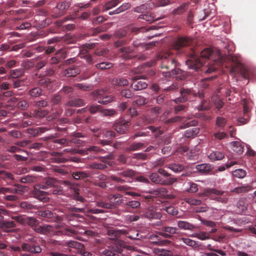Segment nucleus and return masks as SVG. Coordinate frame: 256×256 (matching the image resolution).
Returning a JSON list of instances; mask_svg holds the SVG:
<instances>
[{
    "label": "nucleus",
    "mask_w": 256,
    "mask_h": 256,
    "mask_svg": "<svg viewBox=\"0 0 256 256\" xmlns=\"http://www.w3.org/2000/svg\"><path fill=\"white\" fill-rule=\"evenodd\" d=\"M130 124V121L129 120H120L114 124V130L120 134H124Z\"/></svg>",
    "instance_id": "obj_13"
},
{
    "label": "nucleus",
    "mask_w": 256,
    "mask_h": 256,
    "mask_svg": "<svg viewBox=\"0 0 256 256\" xmlns=\"http://www.w3.org/2000/svg\"><path fill=\"white\" fill-rule=\"evenodd\" d=\"M180 96L174 100V102L176 103L184 102L188 100H192L194 97H198L202 99L204 97V94L200 91L198 92L191 88H182L180 92Z\"/></svg>",
    "instance_id": "obj_2"
},
{
    "label": "nucleus",
    "mask_w": 256,
    "mask_h": 256,
    "mask_svg": "<svg viewBox=\"0 0 256 256\" xmlns=\"http://www.w3.org/2000/svg\"><path fill=\"white\" fill-rule=\"evenodd\" d=\"M128 80L124 77L114 78L112 80V86L117 90H119L120 87L128 86Z\"/></svg>",
    "instance_id": "obj_14"
},
{
    "label": "nucleus",
    "mask_w": 256,
    "mask_h": 256,
    "mask_svg": "<svg viewBox=\"0 0 256 256\" xmlns=\"http://www.w3.org/2000/svg\"><path fill=\"white\" fill-rule=\"evenodd\" d=\"M141 76H134L131 78L132 83L130 88L135 91L140 90L146 88L148 84L143 80H142Z\"/></svg>",
    "instance_id": "obj_9"
},
{
    "label": "nucleus",
    "mask_w": 256,
    "mask_h": 256,
    "mask_svg": "<svg viewBox=\"0 0 256 256\" xmlns=\"http://www.w3.org/2000/svg\"><path fill=\"white\" fill-rule=\"evenodd\" d=\"M199 128H192L186 130L184 132V136L187 138H194L200 132Z\"/></svg>",
    "instance_id": "obj_27"
},
{
    "label": "nucleus",
    "mask_w": 256,
    "mask_h": 256,
    "mask_svg": "<svg viewBox=\"0 0 256 256\" xmlns=\"http://www.w3.org/2000/svg\"><path fill=\"white\" fill-rule=\"evenodd\" d=\"M162 232H158V234L164 238H170L172 235L177 234L178 232V228L176 227L164 226L161 228Z\"/></svg>",
    "instance_id": "obj_12"
},
{
    "label": "nucleus",
    "mask_w": 256,
    "mask_h": 256,
    "mask_svg": "<svg viewBox=\"0 0 256 256\" xmlns=\"http://www.w3.org/2000/svg\"><path fill=\"white\" fill-rule=\"evenodd\" d=\"M38 216L46 220L52 218L54 216L53 213L50 210H40L38 212Z\"/></svg>",
    "instance_id": "obj_34"
},
{
    "label": "nucleus",
    "mask_w": 256,
    "mask_h": 256,
    "mask_svg": "<svg viewBox=\"0 0 256 256\" xmlns=\"http://www.w3.org/2000/svg\"><path fill=\"white\" fill-rule=\"evenodd\" d=\"M44 187H46L44 190L47 191H52L55 190H60L59 194H55L54 195H60L63 192L62 188L58 185V181L54 178L52 177H48L44 179L42 184H40Z\"/></svg>",
    "instance_id": "obj_5"
},
{
    "label": "nucleus",
    "mask_w": 256,
    "mask_h": 256,
    "mask_svg": "<svg viewBox=\"0 0 256 256\" xmlns=\"http://www.w3.org/2000/svg\"><path fill=\"white\" fill-rule=\"evenodd\" d=\"M250 190V186L248 184H243L234 188L232 192L236 193H241L248 191Z\"/></svg>",
    "instance_id": "obj_52"
},
{
    "label": "nucleus",
    "mask_w": 256,
    "mask_h": 256,
    "mask_svg": "<svg viewBox=\"0 0 256 256\" xmlns=\"http://www.w3.org/2000/svg\"><path fill=\"white\" fill-rule=\"evenodd\" d=\"M29 106V103L26 100L19 98L16 106L20 110H25L28 108Z\"/></svg>",
    "instance_id": "obj_38"
},
{
    "label": "nucleus",
    "mask_w": 256,
    "mask_h": 256,
    "mask_svg": "<svg viewBox=\"0 0 256 256\" xmlns=\"http://www.w3.org/2000/svg\"><path fill=\"white\" fill-rule=\"evenodd\" d=\"M186 64L189 69L200 70L202 73L206 74H211L216 70L215 66H209L206 63V65H204L202 60L200 58H194L188 60L186 62Z\"/></svg>",
    "instance_id": "obj_1"
},
{
    "label": "nucleus",
    "mask_w": 256,
    "mask_h": 256,
    "mask_svg": "<svg viewBox=\"0 0 256 256\" xmlns=\"http://www.w3.org/2000/svg\"><path fill=\"white\" fill-rule=\"evenodd\" d=\"M54 138V136L53 135L44 138L46 140H52L50 141L48 143V144H50L49 147L50 149L60 148L64 146H68L70 145V142L68 139L63 138L52 140Z\"/></svg>",
    "instance_id": "obj_7"
},
{
    "label": "nucleus",
    "mask_w": 256,
    "mask_h": 256,
    "mask_svg": "<svg viewBox=\"0 0 256 256\" xmlns=\"http://www.w3.org/2000/svg\"><path fill=\"white\" fill-rule=\"evenodd\" d=\"M187 184L189 186V188L186 190V192L190 193H195L198 191V188L196 184L192 182H187Z\"/></svg>",
    "instance_id": "obj_45"
},
{
    "label": "nucleus",
    "mask_w": 256,
    "mask_h": 256,
    "mask_svg": "<svg viewBox=\"0 0 256 256\" xmlns=\"http://www.w3.org/2000/svg\"><path fill=\"white\" fill-rule=\"evenodd\" d=\"M230 72L232 76L234 75L237 72H240L244 78L246 80L248 79V75L245 72H243V70H242V68L232 66L230 69Z\"/></svg>",
    "instance_id": "obj_55"
},
{
    "label": "nucleus",
    "mask_w": 256,
    "mask_h": 256,
    "mask_svg": "<svg viewBox=\"0 0 256 256\" xmlns=\"http://www.w3.org/2000/svg\"><path fill=\"white\" fill-rule=\"evenodd\" d=\"M28 94L32 98H37L42 94V90L40 88L36 86L30 89Z\"/></svg>",
    "instance_id": "obj_24"
},
{
    "label": "nucleus",
    "mask_w": 256,
    "mask_h": 256,
    "mask_svg": "<svg viewBox=\"0 0 256 256\" xmlns=\"http://www.w3.org/2000/svg\"><path fill=\"white\" fill-rule=\"evenodd\" d=\"M188 3H184L182 5L180 6L177 8L172 10V13L173 14H180L184 12L188 8Z\"/></svg>",
    "instance_id": "obj_39"
},
{
    "label": "nucleus",
    "mask_w": 256,
    "mask_h": 256,
    "mask_svg": "<svg viewBox=\"0 0 256 256\" xmlns=\"http://www.w3.org/2000/svg\"><path fill=\"white\" fill-rule=\"evenodd\" d=\"M182 72V70L180 68L174 66V68H172V69L169 71L163 72L162 75L166 78H170L176 74H180Z\"/></svg>",
    "instance_id": "obj_26"
},
{
    "label": "nucleus",
    "mask_w": 256,
    "mask_h": 256,
    "mask_svg": "<svg viewBox=\"0 0 256 256\" xmlns=\"http://www.w3.org/2000/svg\"><path fill=\"white\" fill-rule=\"evenodd\" d=\"M12 218L22 224H28L31 227L36 226L38 224V222L34 217L22 216H17L12 217Z\"/></svg>",
    "instance_id": "obj_10"
},
{
    "label": "nucleus",
    "mask_w": 256,
    "mask_h": 256,
    "mask_svg": "<svg viewBox=\"0 0 256 256\" xmlns=\"http://www.w3.org/2000/svg\"><path fill=\"white\" fill-rule=\"evenodd\" d=\"M19 181L22 183L30 184L36 182V178L31 175H26L21 177Z\"/></svg>",
    "instance_id": "obj_37"
},
{
    "label": "nucleus",
    "mask_w": 256,
    "mask_h": 256,
    "mask_svg": "<svg viewBox=\"0 0 256 256\" xmlns=\"http://www.w3.org/2000/svg\"><path fill=\"white\" fill-rule=\"evenodd\" d=\"M144 144L142 142H134L130 144L128 147L126 148V150L127 152H132L138 150L142 148Z\"/></svg>",
    "instance_id": "obj_36"
},
{
    "label": "nucleus",
    "mask_w": 256,
    "mask_h": 256,
    "mask_svg": "<svg viewBox=\"0 0 256 256\" xmlns=\"http://www.w3.org/2000/svg\"><path fill=\"white\" fill-rule=\"evenodd\" d=\"M87 150L93 154H104L106 152V150L101 148L98 146H90L87 148Z\"/></svg>",
    "instance_id": "obj_47"
},
{
    "label": "nucleus",
    "mask_w": 256,
    "mask_h": 256,
    "mask_svg": "<svg viewBox=\"0 0 256 256\" xmlns=\"http://www.w3.org/2000/svg\"><path fill=\"white\" fill-rule=\"evenodd\" d=\"M120 3L119 0H111L106 2L102 6L104 12L107 11L118 5Z\"/></svg>",
    "instance_id": "obj_32"
},
{
    "label": "nucleus",
    "mask_w": 256,
    "mask_h": 256,
    "mask_svg": "<svg viewBox=\"0 0 256 256\" xmlns=\"http://www.w3.org/2000/svg\"><path fill=\"white\" fill-rule=\"evenodd\" d=\"M175 62L176 61L174 59H168L165 58L162 60L161 67L162 68L172 69L174 66H176Z\"/></svg>",
    "instance_id": "obj_25"
},
{
    "label": "nucleus",
    "mask_w": 256,
    "mask_h": 256,
    "mask_svg": "<svg viewBox=\"0 0 256 256\" xmlns=\"http://www.w3.org/2000/svg\"><path fill=\"white\" fill-rule=\"evenodd\" d=\"M198 124V121L196 120L184 122L180 126V129H184L190 126H194Z\"/></svg>",
    "instance_id": "obj_61"
},
{
    "label": "nucleus",
    "mask_w": 256,
    "mask_h": 256,
    "mask_svg": "<svg viewBox=\"0 0 256 256\" xmlns=\"http://www.w3.org/2000/svg\"><path fill=\"white\" fill-rule=\"evenodd\" d=\"M210 104L209 102L205 99L201 100L200 104L196 106L195 109L198 111L206 110L209 109Z\"/></svg>",
    "instance_id": "obj_35"
},
{
    "label": "nucleus",
    "mask_w": 256,
    "mask_h": 256,
    "mask_svg": "<svg viewBox=\"0 0 256 256\" xmlns=\"http://www.w3.org/2000/svg\"><path fill=\"white\" fill-rule=\"evenodd\" d=\"M211 162L220 160L224 158V154L223 152L218 150L212 151L208 156Z\"/></svg>",
    "instance_id": "obj_20"
},
{
    "label": "nucleus",
    "mask_w": 256,
    "mask_h": 256,
    "mask_svg": "<svg viewBox=\"0 0 256 256\" xmlns=\"http://www.w3.org/2000/svg\"><path fill=\"white\" fill-rule=\"evenodd\" d=\"M177 225L178 230H188L192 231L196 228V226L195 225L184 220H178L177 222Z\"/></svg>",
    "instance_id": "obj_15"
},
{
    "label": "nucleus",
    "mask_w": 256,
    "mask_h": 256,
    "mask_svg": "<svg viewBox=\"0 0 256 256\" xmlns=\"http://www.w3.org/2000/svg\"><path fill=\"white\" fill-rule=\"evenodd\" d=\"M45 188L39 184L35 185L32 190V194L34 198L42 202H46L49 200V198L48 196V195L60 194V190H55L52 191H47L44 190Z\"/></svg>",
    "instance_id": "obj_3"
},
{
    "label": "nucleus",
    "mask_w": 256,
    "mask_h": 256,
    "mask_svg": "<svg viewBox=\"0 0 256 256\" xmlns=\"http://www.w3.org/2000/svg\"><path fill=\"white\" fill-rule=\"evenodd\" d=\"M149 178L152 182L162 185H171L177 180V179L175 178H170L165 180L156 172L150 174L149 175Z\"/></svg>",
    "instance_id": "obj_8"
},
{
    "label": "nucleus",
    "mask_w": 256,
    "mask_h": 256,
    "mask_svg": "<svg viewBox=\"0 0 256 256\" xmlns=\"http://www.w3.org/2000/svg\"><path fill=\"white\" fill-rule=\"evenodd\" d=\"M118 174L124 178H133L136 174V172L131 169H126L118 173Z\"/></svg>",
    "instance_id": "obj_43"
},
{
    "label": "nucleus",
    "mask_w": 256,
    "mask_h": 256,
    "mask_svg": "<svg viewBox=\"0 0 256 256\" xmlns=\"http://www.w3.org/2000/svg\"><path fill=\"white\" fill-rule=\"evenodd\" d=\"M232 150L236 153L240 154L244 152V146L241 142L238 141L232 142L230 143Z\"/></svg>",
    "instance_id": "obj_30"
},
{
    "label": "nucleus",
    "mask_w": 256,
    "mask_h": 256,
    "mask_svg": "<svg viewBox=\"0 0 256 256\" xmlns=\"http://www.w3.org/2000/svg\"><path fill=\"white\" fill-rule=\"evenodd\" d=\"M72 176L73 178L76 180L84 179L90 176V174L88 173L81 170H76L72 172Z\"/></svg>",
    "instance_id": "obj_28"
},
{
    "label": "nucleus",
    "mask_w": 256,
    "mask_h": 256,
    "mask_svg": "<svg viewBox=\"0 0 256 256\" xmlns=\"http://www.w3.org/2000/svg\"><path fill=\"white\" fill-rule=\"evenodd\" d=\"M180 242H183L184 244L194 248H197L200 246L198 242L187 238H181L180 240Z\"/></svg>",
    "instance_id": "obj_29"
},
{
    "label": "nucleus",
    "mask_w": 256,
    "mask_h": 256,
    "mask_svg": "<svg viewBox=\"0 0 256 256\" xmlns=\"http://www.w3.org/2000/svg\"><path fill=\"white\" fill-rule=\"evenodd\" d=\"M148 154L144 152L135 153L133 154V158L138 160H146Z\"/></svg>",
    "instance_id": "obj_64"
},
{
    "label": "nucleus",
    "mask_w": 256,
    "mask_h": 256,
    "mask_svg": "<svg viewBox=\"0 0 256 256\" xmlns=\"http://www.w3.org/2000/svg\"><path fill=\"white\" fill-rule=\"evenodd\" d=\"M113 100V97L111 96H106L100 98L98 100V102L102 104H107Z\"/></svg>",
    "instance_id": "obj_58"
},
{
    "label": "nucleus",
    "mask_w": 256,
    "mask_h": 256,
    "mask_svg": "<svg viewBox=\"0 0 256 256\" xmlns=\"http://www.w3.org/2000/svg\"><path fill=\"white\" fill-rule=\"evenodd\" d=\"M196 172H198L202 174H206L212 170V167L210 164L204 163L197 164L196 166Z\"/></svg>",
    "instance_id": "obj_16"
},
{
    "label": "nucleus",
    "mask_w": 256,
    "mask_h": 256,
    "mask_svg": "<svg viewBox=\"0 0 256 256\" xmlns=\"http://www.w3.org/2000/svg\"><path fill=\"white\" fill-rule=\"evenodd\" d=\"M142 216L148 219L159 220L162 218V214L160 210H158L154 206H150Z\"/></svg>",
    "instance_id": "obj_11"
},
{
    "label": "nucleus",
    "mask_w": 256,
    "mask_h": 256,
    "mask_svg": "<svg viewBox=\"0 0 256 256\" xmlns=\"http://www.w3.org/2000/svg\"><path fill=\"white\" fill-rule=\"evenodd\" d=\"M6 150L10 153H16V152H25L28 154V153L26 151L22 150L20 148L18 147L15 144L14 145L10 146L6 148Z\"/></svg>",
    "instance_id": "obj_48"
},
{
    "label": "nucleus",
    "mask_w": 256,
    "mask_h": 256,
    "mask_svg": "<svg viewBox=\"0 0 256 256\" xmlns=\"http://www.w3.org/2000/svg\"><path fill=\"white\" fill-rule=\"evenodd\" d=\"M190 42L188 38H179L176 42L174 46L176 49L179 50L180 48L188 46L190 44Z\"/></svg>",
    "instance_id": "obj_21"
},
{
    "label": "nucleus",
    "mask_w": 256,
    "mask_h": 256,
    "mask_svg": "<svg viewBox=\"0 0 256 256\" xmlns=\"http://www.w3.org/2000/svg\"><path fill=\"white\" fill-rule=\"evenodd\" d=\"M16 226V224L14 221L10 220H2L0 223V227L5 232H11L12 230V228H14Z\"/></svg>",
    "instance_id": "obj_18"
},
{
    "label": "nucleus",
    "mask_w": 256,
    "mask_h": 256,
    "mask_svg": "<svg viewBox=\"0 0 256 256\" xmlns=\"http://www.w3.org/2000/svg\"><path fill=\"white\" fill-rule=\"evenodd\" d=\"M51 226L48 224H42L34 228V230L40 234H46L49 232Z\"/></svg>",
    "instance_id": "obj_31"
},
{
    "label": "nucleus",
    "mask_w": 256,
    "mask_h": 256,
    "mask_svg": "<svg viewBox=\"0 0 256 256\" xmlns=\"http://www.w3.org/2000/svg\"><path fill=\"white\" fill-rule=\"evenodd\" d=\"M133 98L136 100L133 102V104H136L140 106L146 103V99L144 96H135Z\"/></svg>",
    "instance_id": "obj_46"
},
{
    "label": "nucleus",
    "mask_w": 256,
    "mask_h": 256,
    "mask_svg": "<svg viewBox=\"0 0 256 256\" xmlns=\"http://www.w3.org/2000/svg\"><path fill=\"white\" fill-rule=\"evenodd\" d=\"M34 106L40 109L46 108L48 105V102L46 100H42L34 102Z\"/></svg>",
    "instance_id": "obj_60"
},
{
    "label": "nucleus",
    "mask_w": 256,
    "mask_h": 256,
    "mask_svg": "<svg viewBox=\"0 0 256 256\" xmlns=\"http://www.w3.org/2000/svg\"><path fill=\"white\" fill-rule=\"evenodd\" d=\"M116 113L114 109H104L102 108L101 114L103 116H112Z\"/></svg>",
    "instance_id": "obj_62"
},
{
    "label": "nucleus",
    "mask_w": 256,
    "mask_h": 256,
    "mask_svg": "<svg viewBox=\"0 0 256 256\" xmlns=\"http://www.w3.org/2000/svg\"><path fill=\"white\" fill-rule=\"evenodd\" d=\"M102 108V106L97 104H93L88 106V110L91 114H95L98 112L101 113Z\"/></svg>",
    "instance_id": "obj_50"
},
{
    "label": "nucleus",
    "mask_w": 256,
    "mask_h": 256,
    "mask_svg": "<svg viewBox=\"0 0 256 256\" xmlns=\"http://www.w3.org/2000/svg\"><path fill=\"white\" fill-rule=\"evenodd\" d=\"M80 72V68L78 66H72L66 69L64 72V76L66 77L74 76Z\"/></svg>",
    "instance_id": "obj_17"
},
{
    "label": "nucleus",
    "mask_w": 256,
    "mask_h": 256,
    "mask_svg": "<svg viewBox=\"0 0 256 256\" xmlns=\"http://www.w3.org/2000/svg\"><path fill=\"white\" fill-rule=\"evenodd\" d=\"M120 96L126 98H133L134 96V92L129 88H124L120 92Z\"/></svg>",
    "instance_id": "obj_41"
},
{
    "label": "nucleus",
    "mask_w": 256,
    "mask_h": 256,
    "mask_svg": "<svg viewBox=\"0 0 256 256\" xmlns=\"http://www.w3.org/2000/svg\"><path fill=\"white\" fill-rule=\"evenodd\" d=\"M126 34L127 32L125 30L120 29L114 32V36L116 38H120L126 36Z\"/></svg>",
    "instance_id": "obj_63"
},
{
    "label": "nucleus",
    "mask_w": 256,
    "mask_h": 256,
    "mask_svg": "<svg viewBox=\"0 0 256 256\" xmlns=\"http://www.w3.org/2000/svg\"><path fill=\"white\" fill-rule=\"evenodd\" d=\"M86 104L84 100L80 98L72 99L68 100L66 104V106L80 107Z\"/></svg>",
    "instance_id": "obj_22"
},
{
    "label": "nucleus",
    "mask_w": 256,
    "mask_h": 256,
    "mask_svg": "<svg viewBox=\"0 0 256 256\" xmlns=\"http://www.w3.org/2000/svg\"><path fill=\"white\" fill-rule=\"evenodd\" d=\"M226 124V120L222 116H218L216 120V126L220 128H223Z\"/></svg>",
    "instance_id": "obj_54"
},
{
    "label": "nucleus",
    "mask_w": 256,
    "mask_h": 256,
    "mask_svg": "<svg viewBox=\"0 0 256 256\" xmlns=\"http://www.w3.org/2000/svg\"><path fill=\"white\" fill-rule=\"evenodd\" d=\"M16 188H10V193L16 194L20 195H22L24 192V186L20 184H14Z\"/></svg>",
    "instance_id": "obj_42"
},
{
    "label": "nucleus",
    "mask_w": 256,
    "mask_h": 256,
    "mask_svg": "<svg viewBox=\"0 0 256 256\" xmlns=\"http://www.w3.org/2000/svg\"><path fill=\"white\" fill-rule=\"evenodd\" d=\"M232 174L233 176L238 178H242L246 175V171L242 168L236 169Z\"/></svg>",
    "instance_id": "obj_40"
},
{
    "label": "nucleus",
    "mask_w": 256,
    "mask_h": 256,
    "mask_svg": "<svg viewBox=\"0 0 256 256\" xmlns=\"http://www.w3.org/2000/svg\"><path fill=\"white\" fill-rule=\"evenodd\" d=\"M70 2L68 0L57 3L56 6L53 8L52 16L58 18L64 16L70 6Z\"/></svg>",
    "instance_id": "obj_6"
},
{
    "label": "nucleus",
    "mask_w": 256,
    "mask_h": 256,
    "mask_svg": "<svg viewBox=\"0 0 256 256\" xmlns=\"http://www.w3.org/2000/svg\"><path fill=\"white\" fill-rule=\"evenodd\" d=\"M190 236L197 238L202 240H204L210 238V234L204 232L194 233L190 235Z\"/></svg>",
    "instance_id": "obj_33"
},
{
    "label": "nucleus",
    "mask_w": 256,
    "mask_h": 256,
    "mask_svg": "<svg viewBox=\"0 0 256 256\" xmlns=\"http://www.w3.org/2000/svg\"><path fill=\"white\" fill-rule=\"evenodd\" d=\"M20 207L26 210H31L36 209V206L32 204L30 202L24 201L22 202L20 204Z\"/></svg>",
    "instance_id": "obj_49"
},
{
    "label": "nucleus",
    "mask_w": 256,
    "mask_h": 256,
    "mask_svg": "<svg viewBox=\"0 0 256 256\" xmlns=\"http://www.w3.org/2000/svg\"><path fill=\"white\" fill-rule=\"evenodd\" d=\"M166 168L170 169L174 172L178 173L184 170V166L182 164L174 162L166 164Z\"/></svg>",
    "instance_id": "obj_23"
},
{
    "label": "nucleus",
    "mask_w": 256,
    "mask_h": 256,
    "mask_svg": "<svg viewBox=\"0 0 256 256\" xmlns=\"http://www.w3.org/2000/svg\"><path fill=\"white\" fill-rule=\"evenodd\" d=\"M212 100L213 101L216 108L218 110L224 106V102L218 96H213Z\"/></svg>",
    "instance_id": "obj_56"
},
{
    "label": "nucleus",
    "mask_w": 256,
    "mask_h": 256,
    "mask_svg": "<svg viewBox=\"0 0 256 256\" xmlns=\"http://www.w3.org/2000/svg\"><path fill=\"white\" fill-rule=\"evenodd\" d=\"M65 245L70 248H74L78 249L81 248L82 247V244L81 243L74 240L66 241L65 242Z\"/></svg>",
    "instance_id": "obj_51"
},
{
    "label": "nucleus",
    "mask_w": 256,
    "mask_h": 256,
    "mask_svg": "<svg viewBox=\"0 0 256 256\" xmlns=\"http://www.w3.org/2000/svg\"><path fill=\"white\" fill-rule=\"evenodd\" d=\"M23 72L22 68L14 69L10 71V75L12 78H16L22 76Z\"/></svg>",
    "instance_id": "obj_53"
},
{
    "label": "nucleus",
    "mask_w": 256,
    "mask_h": 256,
    "mask_svg": "<svg viewBox=\"0 0 256 256\" xmlns=\"http://www.w3.org/2000/svg\"><path fill=\"white\" fill-rule=\"evenodd\" d=\"M22 250L32 254L41 252L42 248L34 238H30L22 245Z\"/></svg>",
    "instance_id": "obj_4"
},
{
    "label": "nucleus",
    "mask_w": 256,
    "mask_h": 256,
    "mask_svg": "<svg viewBox=\"0 0 256 256\" xmlns=\"http://www.w3.org/2000/svg\"><path fill=\"white\" fill-rule=\"evenodd\" d=\"M112 66V64L108 62H102L96 65V68L102 70L110 68Z\"/></svg>",
    "instance_id": "obj_57"
},
{
    "label": "nucleus",
    "mask_w": 256,
    "mask_h": 256,
    "mask_svg": "<svg viewBox=\"0 0 256 256\" xmlns=\"http://www.w3.org/2000/svg\"><path fill=\"white\" fill-rule=\"evenodd\" d=\"M109 200L112 208L114 209L117 206H120L123 200L120 194H112L109 196Z\"/></svg>",
    "instance_id": "obj_19"
},
{
    "label": "nucleus",
    "mask_w": 256,
    "mask_h": 256,
    "mask_svg": "<svg viewBox=\"0 0 256 256\" xmlns=\"http://www.w3.org/2000/svg\"><path fill=\"white\" fill-rule=\"evenodd\" d=\"M124 204L128 206L129 208L134 209L139 208L140 206V203L138 200H131L126 202Z\"/></svg>",
    "instance_id": "obj_59"
},
{
    "label": "nucleus",
    "mask_w": 256,
    "mask_h": 256,
    "mask_svg": "<svg viewBox=\"0 0 256 256\" xmlns=\"http://www.w3.org/2000/svg\"><path fill=\"white\" fill-rule=\"evenodd\" d=\"M74 86L80 90L86 91L90 90L93 88L92 84L86 83H77L74 84Z\"/></svg>",
    "instance_id": "obj_44"
}]
</instances>
